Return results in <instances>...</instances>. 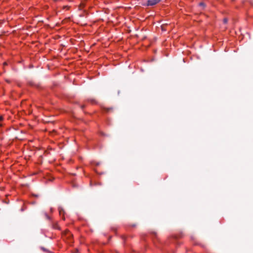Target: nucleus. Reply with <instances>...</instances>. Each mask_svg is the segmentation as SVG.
Wrapping results in <instances>:
<instances>
[{"instance_id": "6", "label": "nucleus", "mask_w": 253, "mask_h": 253, "mask_svg": "<svg viewBox=\"0 0 253 253\" xmlns=\"http://www.w3.org/2000/svg\"><path fill=\"white\" fill-rule=\"evenodd\" d=\"M3 120V117L2 116H0V122Z\"/></svg>"}, {"instance_id": "4", "label": "nucleus", "mask_w": 253, "mask_h": 253, "mask_svg": "<svg viewBox=\"0 0 253 253\" xmlns=\"http://www.w3.org/2000/svg\"><path fill=\"white\" fill-rule=\"evenodd\" d=\"M227 22H228V19H227V18H224V19H223V22H224V23L226 24V23H227Z\"/></svg>"}, {"instance_id": "7", "label": "nucleus", "mask_w": 253, "mask_h": 253, "mask_svg": "<svg viewBox=\"0 0 253 253\" xmlns=\"http://www.w3.org/2000/svg\"><path fill=\"white\" fill-rule=\"evenodd\" d=\"M33 196L34 197H38L39 196L38 195H36V194H33Z\"/></svg>"}, {"instance_id": "9", "label": "nucleus", "mask_w": 253, "mask_h": 253, "mask_svg": "<svg viewBox=\"0 0 253 253\" xmlns=\"http://www.w3.org/2000/svg\"><path fill=\"white\" fill-rule=\"evenodd\" d=\"M132 226L134 227L135 225H132Z\"/></svg>"}, {"instance_id": "10", "label": "nucleus", "mask_w": 253, "mask_h": 253, "mask_svg": "<svg viewBox=\"0 0 253 253\" xmlns=\"http://www.w3.org/2000/svg\"><path fill=\"white\" fill-rule=\"evenodd\" d=\"M2 126V125L1 124H0V126Z\"/></svg>"}, {"instance_id": "2", "label": "nucleus", "mask_w": 253, "mask_h": 253, "mask_svg": "<svg viewBox=\"0 0 253 253\" xmlns=\"http://www.w3.org/2000/svg\"><path fill=\"white\" fill-rule=\"evenodd\" d=\"M41 249L44 252L50 253V252L46 248L43 247H41Z\"/></svg>"}, {"instance_id": "3", "label": "nucleus", "mask_w": 253, "mask_h": 253, "mask_svg": "<svg viewBox=\"0 0 253 253\" xmlns=\"http://www.w3.org/2000/svg\"><path fill=\"white\" fill-rule=\"evenodd\" d=\"M199 5L201 6H202V7H203L204 8L205 7L206 5H205V3L202 2H200L199 3Z\"/></svg>"}, {"instance_id": "8", "label": "nucleus", "mask_w": 253, "mask_h": 253, "mask_svg": "<svg viewBox=\"0 0 253 253\" xmlns=\"http://www.w3.org/2000/svg\"><path fill=\"white\" fill-rule=\"evenodd\" d=\"M59 213H60V214H61V211H59Z\"/></svg>"}, {"instance_id": "1", "label": "nucleus", "mask_w": 253, "mask_h": 253, "mask_svg": "<svg viewBox=\"0 0 253 253\" xmlns=\"http://www.w3.org/2000/svg\"><path fill=\"white\" fill-rule=\"evenodd\" d=\"M161 0H147L146 1V5L147 6H153L158 3Z\"/></svg>"}, {"instance_id": "5", "label": "nucleus", "mask_w": 253, "mask_h": 253, "mask_svg": "<svg viewBox=\"0 0 253 253\" xmlns=\"http://www.w3.org/2000/svg\"><path fill=\"white\" fill-rule=\"evenodd\" d=\"M106 109L107 112H109L110 111V110L112 109V108H106Z\"/></svg>"}]
</instances>
